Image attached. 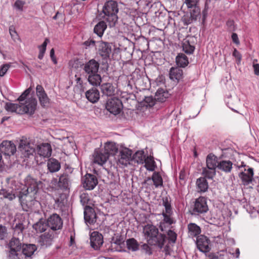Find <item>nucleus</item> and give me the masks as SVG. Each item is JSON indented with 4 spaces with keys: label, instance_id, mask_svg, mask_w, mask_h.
<instances>
[{
    "label": "nucleus",
    "instance_id": "13d9d810",
    "mask_svg": "<svg viewBox=\"0 0 259 259\" xmlns=\"http://www.w3.org/2000/svg\"><path fill=\"white\" fill-rule=\"evenodd\" d=\"M233 56L237 59L239 61H240L241 60V55L238 52L236 49H234L233 53Z\"/></svg>",
    "mask_w": 259,
    "mask_h": 259
},
{
    "label": "nucleus",
    "instance_id": "423d86ee",
    "mask_svg": "<svg viewBox=\"0 0 259 259\" xmlns=\"http://www.w3.org/2000/svg\"><path fill=\"white\" fill-rule=\"evenodd\" d=\"M199 1L200 0H185L184 3L190 12V18L192 21L196 20L197 18L200 16Z\"/></svg>",
    "mask_w": 259,
    "mask_h": 259
},
{
    "label": "nucleus",
    "instance_id": "7ed1b4c3",
    "mask_svg": "<svg viewBox=\"0 0 259 259\" xmlns=\"http://www.w3.org/2000/svg\"><path fill=\"white\" fill-rule=\"evenodd\" d=\"M99 67V63L95 60L92 59L84 64L83 68L88 75L89 82L95 86L100 85L101 82V76L98 73Z\"/></svg>",
    "mask_w": 259,
    "mask_h": 259
},
{
    "label": "nucleus",
    "instance_id": "4d7b16f0",
    "mask_svg": "<svg viewBox=\"0 0 259 259\" xmlns=\"http://www.w3.org/2000/svg\"><path fill=\"white\" fill-rule=\"evenodd\" d=\"M144 166L148 170L151 171H154L156 167L155 163H145Z\"/></svg>",
    "mask_w": 259,
    "mask_h": 259
},
{
    "label": "nucleus",
    "instance_id": "1a4fd4ad",
    "mask_svg": "<svg viewBox=\"0 0 259 259\" xmlns=\"http://www.w3.org/2000/svg\"><path fill=\"white\" fill-rule=\"evenodd\" d=\"M47 223L48 227L50 228L52 231L61 229L63 226L62 219L56 213L50 215L47 219Z\"/></svg>",
    "mask_w": 259,
    "mask_h": 259
},
{
    "label": "nucleus",
    "instance_id": "f03ea898",
    "mask_svg": "<svg viewBox=\"0 0 259 259\" xmlns=\"http://www.w3.org/2000/svg\"><path fill=\"white\" fill-rule=\"evenodd\" d=\"M119 11L118 5L114 1H108L106 2L103 8V17L110 27L115 25L118 20L117 13Z\"/></svg>",
    "mask_w": 259,
    "mask_h": 259
},
{
    "label": "nucleus",
    "instance_id": "e433bc0d",
    "mask_svg": "<svg viewBox=\"0 0 259 259\" xmlns=\"http://www.w3.org/2000/svg\"><path fill=\"white\" fill-rule=\"evenodd\" d=\"M168 97V93L163 89H159L156 92L155 99L159 102H163Z\"/></svg>",
    "mask_w": 259,
    "mask_h": 259
},
{
    "label": "nucleus",
    "instance_id": "a18cd8bd",
    "mask_svg": "<svg viewBox=\"0 0 259 259\" xmlns=\"http://www.w3.org/2000/svg\"><path fill=\"white\" fill-rule=\"evenodd\" d=\"M60 163H48V168L50 172L58 171L61 167Z\"/></svg>",
    "mask_w": 259,
    "mask_h": 259
},
{
    "label": "nucleus",
    "instance_id": "b1692460",
    "mask_svg": "<svg viewBox=\"0 0 259 259\" xmlns=\"http://www.w3.org/2000/svg\"><path fill=\"white\" fill-rule=\"evenodd\" d=\"M253 171L252 168H248L247 170L244 169V171H242L239 174V177L244 185H247L252 181Z\"/></svg>",
    "mask_w": 259,
    "mask_h": 259
},
{
    "label": "nucleus",
    "instance_id": "6ab92c4d",
    "mask_svg": "<svg viewBox=\"0 0 259 259\" xmlns=\"http://www.w3.org/2000/svg\"><path fill=\"white\" fill-rule=\"evenodd\" d=\"M132 150L126 147H122L119 149L116 156V160L115 161L120 162L121 160L129 161L130 159H132Z\"/></svg>",
    "mask_w": 259,
    "mask_h": 259
},
{
    "label": "nucleus",
    "instance_id": "69168bd1",
    "mask_svg": "<svg viewBox=\"0 0 259 259\" xmlns=\"http://www.w3.org/2000/svg\"><path fill=\"white\" fill-rule=\"evenodd\" d=\"M253 67L255 74L259 75V64H254Z\"/></svg>",
    "mask_w": 259,
    "mask_h": 259
},
{
    "label": "nucleus",
    "instance_id": "de8ad7c7",
    "mask_svg": "<svg viewBox=\"0 0 259 259\" xmlns=\"http://www.w3.org/2000/svg\"><path fill=\"white\" fill-rule=\"evenodd\" d=\"M167 235L169 241L172 243H175L176 242L177 235L174 231L169 229L167 232Z\"/></svg>",
    "mask_w": 259,
    "mask_h": 259
},
{
    "label": "nucleus",
    "instance_id": "aec40b11",
    "mask_svg": "<svg viewBox=\"0 0 259 259\" xmlns=\"http://www.w3.org/2000/svg\"><path fill=\"white\" fill-rule=\"evenodd\" d=\"M208 209V206L204 197H200L196 200L194 207V211L202 213L206 212Z\"/></svg>",
    "mask_w": 259,
    "mask_h": 259
},
{
    "label": "nucleus",
    "instance_id": "bf43d9fd",
    "mask_svg": "<svg viewBox=\"0 0 259 259\" xmlns=\"http://www.w3.org/2000/svg\"><path fill=\"white\" fill-rule=\"evenodd\" d=\"M75 77L76 78L75 81L76 83V85L80 88H81L83 86V81L81 78L80 77H77L76 75H75Z\"/></svg>",
    "mask_w": 259,
    "mask_h": 259
},
{
    "label": "nucleus",
    "instance_id": "58836bf2",
    "mask_svg": "<svg viewBox=\"0 0 259 259\" xmlns=\"http://www.w3.org/2000/svg\"><path fill=\"white\" fill-rule=\"evenodd\" d=\"M0 195L2 197V198L10 201H12L16 198L15 194L12 190L6 189H2L0 190Z\"/></svg>",
    "mask_w": 259,
    "mask_h": 259
},
{
    "label": "nucleus",
    "instance_id": "4c0bfd02",
    "mask_svg": "<svg viewBox=\"0 0 259 259\" xmlns=\"http://www.w3.org/2000/svg\"><path fill=\"white\" fill-rule=\"evenodd\" d=\"M107 28V25L105 21H101L96 24L94 27V32L99 36L101 37L103 35L105 30Z\"/></svg>",
    "mask_w": 259,
    "mask_h": 259
},
{
    "label": "nucleus",
    "instance_id": "338daca9",
    "mask_svg": "<svg viewBox=\"0 0 259 259\" xmlns=\"http://www.w3.org/2000/svg\"><path fill=\"white\" fill-rule=\"evenodd\" d=\"M185 171H183V170H181L180 173V179L181 180H184L185 179Z\"/></svg>",
    "mask_w": 259,
    "mask_h": 259
},
{
    "label": "nucleus",
    "instance_id": "72a5a7b5",
    "mask_svg": "<svg viewBox=\"0 0 259 259\" xmlns=\"http://www.w3.org/2000/svg\"><path fill=\"white\" fill-rule=\"evenodd\" d=\"M22 243L20 240L16 237H13L10 241L8 245V249L19 250L22 248Z\"/></svg>",
    "mask_w": 259,
    "mask_h": 259
},
{
    "label": "nucleus",
    "instance_id": "c03bdc74",
    "mask_svg": "<svg viewBox=\"0 0 259 259\" xmlns=\"http://www.w3.org/2000/svg\"><path fill=\"white\" fill-rule=\"evenodd\" d=\"M69 180L67 177L61 176L58 182V186L62 189H66L68 187Z\"/></svg>",
    "mask_w": 259,
    "mask_h": 259
},
{
    "label": "nucleus",
    "instance_id": "412c9836",
    "mask_svg": "<svg viewBox=\"0 0 259 259\" xmlns=\"http://www.w3.org/2000/svg\"><path fill=\"white\" fill-rule=\"evenodd\" d=\"M54 237V231L49 230L40 236L38 242L41 246H48L51 245Z\"/></svg>",
    "mask_w": 259,
    "mask_h": 259
},
{
    "label": "nucleus",
    "instance_id": "37998d69",
    "mask_svg": "<svg viewBox=\"0 0 259 259\" xmlns=\"http://www.w3.org/2000/svg\"><path fill=\"white\" fill-rule=\"evenodd\" d=\"M183 49L186 54H191L193 53L195 47L194 46L190 45L188 40H186L183 44Z\"/></svg>",
    "mask_w": 259,
    "mask_h": 259
},
{
    "label": "nucleus",
    "instance_id": "f3484780",
    "mask_svg": "<svg viewBox=\"0 0 259 259\" xmlns=\"http://www.w3.org/2000/svg\"><path fill=\"white\" fill-rule=\"evenodd\" d=\"M112 49L110 45L106 42L100 41L98 45V52L103 59H107L110 57Z\"/></svg>",
    "mask_w": 259,
    "mask_h": 259
},
{
    "label": "nucleus",
    "instance_id": "0e129e2a",
    "mask_svg": "<svg viewBox=\"0 0 259 259\" xmlns=\"http://www.w3.org/2000/svg\"><path fill=\"white\" fill-rule=\"evenodd\" d=\"M95 45V41L93 40H88L85 41L84 42V45L86 46V47H89L90 46H94Z\"/></svg>",
    "mask_w": 259,
    "mask_h": 259
},
{
    "label": "nucleus",
    "instance_id": "f257e3e1",
    "mask_svg": "<svg viewBox=\"0 0 259 259\" xmlns=\"http://www.w3.org/2000/svg\"><path fill=\"white\" fill-rule=\"evenodd\" d=\"M143 233L148 244L157 245L161 248L165 242V235L158 234V229L152 224H147L143 228Z\"/></svg>",
    "mask_w": 259,
    "mask_h": 259
},
{
    "label": "nucleus",
    "instance_id": "ea45409f",
    "mask_svg": "<svg viewBox=\"0 0 259 259\" xmlns=\"http://www.w3.org/2000/svg\"><path fill=\"white\" fill-rule=\"evenodd\" d=\"M126 245L128 250L136 251L139 249V244L134 238H130L126 241Z\"/></svg>",
    "mask_w": 259,
    "mask_h": 259
},
{
    "label": "nucleus",
    "instance_id": "9d476101",
    "mask_svg": "<svg viewBox=\"0 0 259 259\" xmlns=\"http://www.w3.org/2000/svg\"><path fill=\"white\" fill-rule=\"evenodd\" d=\"M83 187L86 190H93L98 183L96 177L93 175L87 174L82 178Z\"/></svg>",
    "mask_w": 259,
    "mask_h": 259
},
{
    "label": "nucleus",
    "instance_id": "8fccbe9b",
    "mask_svg": "<svg viewBox=\"0 0 259 259\" xmlns=\"http://www.w3.org/2000/svg\"><path fill=\"white\" fill-rule=\"evenodd\" d=\"M80 202L83 205L87 204L90 201V197L87 193H83L80 196Z\"/></svg>",
    "mask_w": 259,
    "mask_h": 259
},
{
    "label": "nucleus",
    "instance_id": "2eb2a0df",
    "mask_svg": "<svg viewBox=\"0 0 259 259\" xmlns=\"http://www.w3.org/2000/svg\"><path fill=\"white\" fill-rule=\"evenodd\" d=\"M132 160L135 162H155L153 156L151 154L148 155L143 150H139L133 154Z\"/></svg>",
    "mask_w": 259,
    "mask_h": 259
},
{
    "label": "nucleus",
    "instance_id": "6e6552de",
    "mask_svg": "<svg viewBox=\"0 0 259 259\" xmlns=\"http://www.w3.org/2000/svg\"><path fill=\"white\" fill-rule=\"evenodd\" d=\"M22 114L27 113L32 115L34 113L37 106V101L34 98H30L25 101V103H20Z\"/></svg>",
    "mask_w": 259,
    "mask_h": 259
},
{
    "label": "nucleus",
    "instance_id": "4be33fe9",
    "mask_svg": "<svg viewBox=\"0 0 259 259\" xmlns=\"http://www.w3.org/2000/svg\"><path fill=\"white\" fill-rule=\"evenodd\" d=\"M37 152L40 157H49L52 153L51 145L49 143H45L38 145L37 147Z\"/></svg>",
    "mask_w": 259,
    "mask_h": 259
},
{
    "label": "nucleus",
    "instance_id": "20e7f679",
    "mask_svg": "<svg viewBox=\"0 0 259 259\" xmlns=\"http://www.w3.org/2000/svg\"><path fill=\"white\" fill-rule=\"evenodd\" d=\"M162 205L164 207L162 214L163 217L162 222H160L159 228L161 231H166L165 225L170 226L175 223V221L171 217L173 211L171 208V204L167 197L162 198Z\"/></svg>",
    "mask_w": 259,
    "mask_h": 259
},
{
    "label": "nucleus",
    "instance_id": "09e8293b",
    "mask_svg": "<svg viewBox=\"0 0 259 259\" xmlns=\"http://www.w3.org/2000/svg\"><path fill=\"white\" fill-rule=\"evenodd\" d=\"M31 91V88H29L27 89H26L22 94L18 98V100L19 101V103H21L22 102L24 101L27 96L30 93Z\"/></svg>",
    "mask_w": 259,
    "mask_h": 259
},
{
    "label": "nucleus",
    "instance_id": "c756f323",
    "mask_svg": "<svg viewBox=\"0 0 259 259\" xmlns=\"http://www.w3.org/2000/svg\"><path fill=\"white\" fill-rule=\"evenodd\" d=\"M5 108L7 111L15 112L20 114H22V112L23 111L21 110L20 103L17 104L7 102L5 104Z\"/></svg>",
    "mask_w": 259,
    "mask_h": 259
},
{
    "label": "nucleus",
    "instance_id": "7c9ffc66",
    "mask_svg": "<svg viewBox=\"0 0 259 259\" xmlns=\"http://www.w3.org/2000/svg\"><path fill=\"white\" fill-rule=\"evenodd\" d=\"M25 185L28 187V189H30L32 191H35L37 189L40 182H37L35 179L28 176L25 179Z\"/></svg>",
    "mask_w": 259,
    "mask_h": 259
},
{
    "label": "nucleus",
    "instance_id": "39448f33",
    "mask_svg": "<svg viewBox=\"0 0 259 259\" xmlns=\"http://www.w3.org/2000/svg\"><path fill=\"white\" fill-rule=\"evenodd\" d=\"M206 167H203L202 174L208 179H212L215 175V168L222 169L225 172L230 171L232 168V163H206Z\"/></svg>",
    "mask_w": 259,
    "mask_h": 259
},
{
    "label": "nucleus",
    "instance_id": "ddd939ff",
    "mask_svg": "<svg viewBox=\"0 0 259 259\" xmlns=\"http://www.w3.org/2000/svg\"><path fill=\"white\" fill-rule=\"evenodd\" d=\"M0 150L5 155L10 156L16 152V147L11 141H4L0 145Z\"/></svg>",
    "mask_w": 259,
    "mask_h": 259
},
{
    "label": "nucleus",
    "instance_id": "680f3d73",
    "mask_svg": "<svg viewBox=\"0 0 259 259\" xmlns=\"http://www.w3.org/2000/svg\"><path fill=\"white\" fill-rule=\"evenodd\" d=\"M142 249L145 250L146 253L148 254H150L152 253L150 247L146 244H144L142 245Z\"/></svg>",
    "mask_w": 259,
    "mask_h": 259
},
{
    "label": "nucleus",
    "instance_id": "393cba45",
    "mask_svg": "<svg viewBox=\"0 0 259 259\" xmlns=\"http://www.w3.org/2000/svg\"><path fill=\"white\" fill-rule=\"evenodd\" d=\"M19 149L21 153V157L30 158L34 157L33 154L35 153V149L29 144L24 146L20 145Z\"/></svg>",
    "mask_w": 259,
    "mask_h": 259
},
{
    "label": "nucleus",
    "instance_id": "49530a36",
    "mask_svg": "<svg viewBox=\"0 0 259 259\" xmlns=\"http://www.w3.org/2000/svg\"><path fill=\"white\" fill-rule=\"evenodd\" d=\"M25 2L22 0H16L15 2L13 7L17 11L22 12Z\"/></svg>",
    "mask_w": 259,
    "mask_h": 259
},
{
    "label": "nucleus",
    "instance_id": "9b49d317",
    "mask_svg": "<svg viewBox=\"0 0 259 259\" xmlns=\"http://www.w3.org/2000/svg\"><path fill=\"white\" fill-rule=\"evenodd\" d=\"M36 93L40 105L44 108L48 107L50 100L41 85H37Z\"/></svg>",
    "mask_w": 259,
    "mask_h": 259
},
{
    "label": "nucleus",
    "instance_id": "dca6fc26",
    "mask_svg": "<svg viewBox=\"0 0 259 259\" xmlns=\"http://www.w3.org/2000/svg\"><path fill=\"white\" fill-rule=\"evenodd\" d=\"M210 241L207 237L204 235H200L198 237L196 240V244L198 249L204 253L209 251L210 248L209 247Z\"/></svg>",
    "mask_w": 259,
    "mask_h": 259
},
{
    "label": "nucleus",
    "instance_id": "c9c22d12",
    "mask_svg": "<svg viewBox=\"0 0 259 259\" xmlns=\"http://www.w3.org/2000/svg\"><path fill=\"white\" fill-rule=\"evenodd\" d=\"M197 188L200 192H205L208 188V183L205 178H200L197 180Z\"/></svg>",
    "mask_w": 259,
    "mask_h": 259
},
{
    "label": "nucleus",
    "instance_id": "0eeeda50",
    "mask_svg": "<svg viewBox=\"0 0 259 259\" xmlns=\"http://www.w3.org/2000/svg\"><path fill=\"white\" fill-rule=\"evenodd\" d=\"M122 104L118 98H112L108 100L106 104V108L114 115L119 114L122 109Z\"/></svg>",
    "mask_w": 259,
    "mask_h": 259
},
{
    "label": "nucleus",
    "instance_id": "f704fd0d",
    "mask_svg": "<svg viewBox=\"0 0 259 259\" xmlns=\"http://www.w3.org/2000/svg\"><path fill=\"white\" fill-rule=\"evenodd\" d=\"M176 61L177 65L180 67H185L189 63L187 57L182 53L177 56Z\"/></svg>",
    "mask_w": 259,
    "mask_h": 259
},
{
    "label": "nucleus",
    "instance_id": "c85d7f7f",
    "mask_svg": "<svg viewBox=\"0 0 259 259\" xmlns=\"http://www.w3.org/2000/svg\"><path fill=\"white\" fill-rule=\"evenodd\" d=\"M36 249L37 247L34 244H25L22 246L21 253L25 257H31Z\"/></svg>",
    "mask_w": 259,
    "mask_h": 259
},
{
    "label": "nucleus",
    "instance_id": "a878e982",
    "mask_svg": "<svg viewBox=\"0 0 259 259\" xmlns=\"http://www.w3.org/2000/svg\"><path fill=\"white\" fill-rule=\"evenodd\" d=\"M85 96L90 102L95 103L99 100L100 93L97 89L93 88L86 92Z\"/></svg>",
    "mask_w": 259,
    "mask_h": 259
},
{
    "label": "nucleus",
    "instance_id": "603ef678",
    "mask_svg": "<svg viewBox=\"0 0 259 259\" xmlns=\"http://www.w3.org/2000/svg\"><path fill=\"white\" fill-rule=\"evenodd\" d=\"M10 65L6 64L1 66L0 68V76H4L10 68Z\"/></svg>",
    "mask_w": 259,
    "mask_h": 259
},
{
    "label": "nucleus",
    "instance_id": "774afa93",
    "mask_svg": "<svg viewBox=\"0 0 259 259\" xmlns=\"http://www.w3.org/2000/svg\"><path fill=\"white\" fill-rule=\"evenodd\" d=\"M54 56H55V51L54 49L53 48L50 51V57L51 58H53Z\"/></svg>",
    "mask_w": 259,
    "mask_h": 259
},
{
    "label": "nucleus",
    "instance_id": "79ce46f5",
    "mask_svg": "<svg viewBox=\"0 0 259 259\" xmlns=\"http://www.w3.org/2000/svg\"><path fill=\"white\" fill-rule=\"evenodd\" d=\"M182 74V71L178 68L172 67L169 71V77L172 80H179Z\"/></svg>",
    "mask_w": 259,
    "mask_h": 259
},
{
    "label": "nucleus",
    "instance_id": "bb28decb",
    "mask_svg": "<svg viewBox=\"0 0 259 259\" xmlns=\"http://www.w3.org/2000/svg\"><path fill=\"white\" fill-rule=\"evenodd\" d=\"M101 92L107 96H112L114 95L115 88L112 83L106 82L102 83L100 86Z\"/></svg>",
    "mask_w": 259,
    "mask_h": 259
},
{
    "label": "nucleus",
    "instance_id": "6e6d98bb",
    "mask_svg": "<svg viewBox=\"0 0 259 259\" xmlns=\"http://www.w3.org/2000/svg\"><path fill=\"white\" fill-rule=\"evenodd\" d=\"M49 41V40L48 38H46L44 42L42 43V44L38 47L39 52L41 53H45L46 50V48L47 44L48 42Z\"/></svg>",
    "mask_w": 259,
    "mask_h": 259
},
{
    "label": "nucleus",
    "instance_id": "a211bd4d",
    "mask_svg": "<svg viewBox=\"0 0 259 259\" xmlns=\"http://www.w3.org/2000/svg\"><path fill=\"white\" fill-rule=\"evenodd\" d=\"M90 241L91 246L97 250L103 243V237L101 234L97 232H93L91 235Z\"/></svg>",
    "mask_w": 259,
    "mask_h": 259
},
{
    "label": "nucleus",
    "instance_id": "864d4df0",
    "mask_svg": "<svg viewBox=\"0 0 259 259\" xmlns=\"http://www.w3.org/2000/svg\"><path fill=\"white\" fill-rule=\"evenodd\" d=\"M7 230L6 227L0 225V239L3 240L5 238L7 234Z\"/></svg>",
    "mask_w": 259,
    "mask_h": 259
},
{
    "label": "nucleus",
    "instance_id": "2f4dec72",
    "mask_svg": "<svg viewBox=\"0 0 259 259\" xmlns=\"http://www.w3.org/2000/svg\"><path fill=\"white\" fill-rule=\"evenodd\" d=\"M188 235L192 238L194 237L201 233L200 228L194 223H190L188 225Z\"/></svg>",
    "mask_w": 259,
    "mask_h": 259
},
{
    "label": "nucleus",
    "instance_id": "4468645a",
    "mask_svg": "<svg viewBox=\"0 0 259 259\" xmlns=\"http://www.w3.org/2000/svg\"><path fill=\"white\" fill-rule=\"evenodd\" d=\"M93 162H112V159L109 157V155L106 153L105 150L100 148L95 149L93 154Z\"/></svg>",
    "mask_w": 259,
    "mask_h": 259
},
{
    "label": "nucleus",
    "instance_id": "f8f14e48",
    "mask_svg": "<svg viewBox=\"0 0 259 259\" xmlns=\"http://www.w3.org/2000/svg\"><path fill=\"white\" fill-rule=\"evenodd\" d=\"M104 150L109 155L112 161L116 160V156L118 153V145L113 142H107L104 144Z\"/></svg>",
    "mask_w": 259,
    "mask_h": 259
},
{
    "label": "nucleus",
    "instance_id": "5fc2aeb1",
    "mask_svg": "<svg viewBox=\"0 0 259 259\" xmlns=\"http://www.w3.org/2000/svg\"><path fill=\"white\" fill-rule=\"evenodd\" d=\"M206 162H218V157L212 153H210L206 157Z\"/></svg>",
    "mask_w": 259,
    "mask_h": 259
},
{
    "label": "nucleus",
    "instance_id": "3c124183",
    "mask_svg": "<svg viewBox=\"0 0 259 259\" xmlns=\"http://www.w3.org/2000/svg\"><path fill=\"white\" fill-rule=\"evenodd\" d=\"M9 32L13 39L16 40L18 38V35L14 25L9 27Z\"/></svg>",
    "mask_w": 259,
    "mask_h": 259
},
{
    "label": "nucleus",
    "instance_id": "cd10ccee",
    "mask_svg": "<svg viewBox=\"0 0 259 259\" xmlns=\"http://www.w3.org/2000/svg\"><path fill=\"white\" fill-rule=\"evenodd\" d=\"M48 227L47 223L43 218L39 219V220L32 226L33 229L35 230L37 233L44 232L47 230Z\"/></svg>",
    "mask_w": 259,
    "mask_h": 259
},
{
    "label": "nucleus",
    "instance_id": "052dcab7",
    "mask_svg": "<svg viewBox=\"0 0 259 259\" xmlns=\"http://www.w3.org/2000/svg\"><path fill=\"white\" fill-rule=\"evenodd\" d=\"M231 37L234 43L237 45L240 44L238 35L236 33H233Z\"/></svg>",
    "mask_w": 259,
    "mask_h": 259
},
{
    "label": "nucleus",
    "instance_id": "e2e57ef3",
    "mask_svg": "<svg viewBox=\"0 0 259 259\" xmlns=\"http://www.w3.org/2000/svg\"><path fill=\"white\" fill-rule=\"evenodd\" d=\"M209 9L208 4L207 1H206L205 3L204 9L202 11L203 16L205 18L207 15V12Z\"/></svg>",
    "mask_w": 259,
    "mask_h": 259
},
{
    "label": "nucleus",
    "instance_id": "5701e85b",
    "mask_svg": "<svg viewBox=\"0 0 259 259\" xmlns=\"http://www.w3.org/2000/svg\"><path fill=\"white\" fill-rule=\"evenodd\" d=\"M84 219L86 223L94 224L96 221V214L94 210L91 207L85 206L84 210Z\"/></svg>",
    "mask_w": 259,
    "mask_h": 259
},
{
    "label": "nucleus",
    "instance_id": "a19ab883",
    "mask_svg": "<svg viewBox=\"0 0 259 259\" xmlns=\"http://www.w3.org/2000/svg\"><path fill=\"white\" fill-rule=\"evenodd\" d=\"M7 256L9 259H23L21 251L17 249H8Z\"/></svg>",
    "mask_w": 259,
    "mask_h": 259
},
{
    "label": "nucleus",
    "instance_id": "473e14b6",
    "mask_svg": "<svg viewBox=\"0 0 259 259\" xmlns=\"http://www.w3.org/2000/svg\"><path fill=\"white\" fill-rule=\"evenodd\" d=\"M152 180L154 185L156 188H158L159 187H162L163 186V180L160 174L157 172H154L151 178H148L147 179V181Z\"/></svg>",
    "mask_w": 259,
    "mask_h": 259
}]
</instances>
